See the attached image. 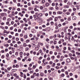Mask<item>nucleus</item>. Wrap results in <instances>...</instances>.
Here are the masks:
<instances>
[{
  "label": "nucleus",
  "instance_id": "f257e3e1",
  "mask_svg": "<svg viewBox=\"0 0 80 80\" xmlns=\"http://www.w3.org/2000/svg\"><path fill=\"white\" fill-rule=\"evenodd\" d=\"M69 8V6L68 5H65L63 7V8L64 9H66V8Z\"/></svg>",
  "mask_w": 80,
  "mask_h": 80
},
{
  "label": "nucleus",
  "instance_id": "f03ea898",
  "mask_svg": "<svg viewBox=\"0 0 80 80\" xmlns=\"http://www.w3.org/2000/svg\"><path fill=\"white\" fill-rule=\"evenodd\" d=\"M67 4L68 5H69V6H72V3L70 2V1H68L67 3Z\"/></svg>",
  "mask_w": 80,
  "mask_h": 80
},
{
  "label": "nucleus",
  "instance_id": "7ed1b4c3",
  "mask_svg": "<svg viewBox=\"0 0 80 80\" xmlns=\"http://www.w3.org/2000/svg\"><path fill=\"white\" fill-rule=\"evenodd\" d=\"M37 22H38V23H40V22H42V21L41 19L38 18L37 20Z\"/></svg>",
  "mask_w": 80,
  "mask_h": 80
},
{
  "label": "nucleus",
  "instance_id": "20e7f679",
  "mask_svg": "<svg viewBox=\"0 0 80 80\" xmlns=\"http://www.w3.org/2000/svg\"><path fill=\"white\" fill-rule=\"evenodd\" d=\"M66 61L67 63H70V59L69 58H67L66 59Z\"/></svg>",
  "mask_w": 80,
  "mask_h": 80
},
{
  "label": "nucleus",
  "instance_id": "39448f33",
  "mask_svg": "<svg viewBox=\"0 0 80 80\" xmlns=\"http://www.w3.org/2000/svg\"><path fill=\"white\" fill-rule=\"evenodd\" d=\"M19 54L20 55V57L21 58H22L23 57V56L22 55H23V52H21L19 53Z\"/></svg>",
  "mask_w": 80,
  "mask_h": 80
},
{
  "label": "nucleus",
  "instance_id": "423d86ee",
  "mask_svg": "<svg viewBox=\"0 0 80 80\" xmlns=\"http://www.w3.org/2000/svg\"><path fill=\"white\" fill-rule=\"evenodd\" d=\"M57 13L58 14L61 15V14H62V13H63V12H62V11H59L57 12Z\"/></svg>",
  "mask_w": 80,
  "mask_h": 80
},
{
  "label": "nucleus",
  "instance_id": "0eeeda50",
  "mask_svg": "<svg viewBox=\"0 0 80 80\" xmlns=\"http://www.w3.org/2000/svg\"><path fill=\"white\" fill-rule=\"evenodd\" d=\"M20 73L21 74L20 75V76H21V77H23V72H20Z\"/></svg>",
  "mask_w": 80,
  "mask_h": 80
},
{
  "label": "nucleus",
  "instance_id": "6e6552de",
  "mask_svg": "<svg viewBox=\"0 0 80 80\" xmlns=\"http://www.w3.org/2000/svg\"><path fill=\"white\" fill-rule=\"evenodd\" d=\"M51 58L52 60H54V59L55 58V56H51Z\"/></svg>",
  "mask_w": 80,
  "mask_h": 80
},
{
  "label": "nucleus",
  "instance_id": "1a4fd4ad",
  "mask_svg": "<svg viewBox=\"0 0 80 80\" xmlns=\"http://www.w3.org/2000/svg\"><path fill=\"white\" fill-rule=\"evenodd\" d=\"M6 14V13H1V16H2V17H3V16H4V15H5Z\"/></svg>",
  "mask_w": 80,
  "mask_h": 80
},
{
  "label": "nucleus",
  "instance_id": "9d476101",
  "mask_svg": "<svg viewBox=\"0 0 80 80\" xmlns=\"http://www.w3.org/2000/svg\"><path fill=\"white\" fill-rule=\"evenodd\" d=\"M17 70V69H13L12 70V72H16Z\"/></svg>",
  "mask_w": 80,
  "mask_h": 80
},
{
  "label": "nucleus",
  "instance_id": "9b49d317",
  "mask_svg": "<svg viewBox=\"0 0 80 80\" xmlns=\"http://www.w3.org/2000/svg\"><path fill=\"white\" fill-rule=\"evenodd\" d=\"M57 37H58V38H61V37H62V36H61L60 35V34H58Z\"/></svg>",
  "mask_w": 80,
  "mask_h": 80
},
{
  "label": "nucleus",
  "instance_id": "f8f14e48",
  "mask_svg": "<svg viewBox=\"0 0 80 80\" xmlns=\"http://www.w3.org/2000/svg\"><path fill=\"white\" fill-rule=\"evenodd\" d=\"M23 47H26L27 45V43H24L23 44Z\"/></svg>",
  "mask_w": 80,
  "mask_h": 80
},
{
  "label": "nucleus",
  "instance_id": "ddd939ff",
  "mask_svg": "<svg viewBox=\"0 0 80 80\" xmlns=\"http://www.w3.org/2000/svg\"><path fill=\"white\" fill-rule=\"evenodd\" d=\"M49 5H50V4L48 3H47L45 4V6L46 7H49Z\"/></svg>",
  "mask_w": 80,
  "mask_h": 80
},
{
  "label": "nucleus",
  "instance_id": "4468645a",
  "mask_svg": "<svg viewBox=\"0 0 80 80\" xmlns=\"http://www.w3.org/2000/svg\"><path fill=\"white\" fill-rule=\"evenodd\" d=\"M23 20H24V21H25V23H27V18H24L23 19Z\"/></svg>",
  "mask_w": 80,
  "mask_h": 80
},
{
  "label": "nucleus",
  "instance_id": "2eb2a0df",
  "mask_svg": "<svg viewBox=\"0 0 80 80\" xmlns=\"http://www.w3.org/2000/svg\"><path fill=\"white\" fill-rule=\"evenodd\" d=\"M43 15L41 13H40L38 14V16L39 17H42V16Z\"/></svg>",
  "mask_w": 80,
  "mask_h": 80
},
{
  "label": "nucleus",
  "instance_id": "dca6fc26",
  "mask_svg": "<svg viewBox=\"0 0 80 80\" xmlns=\"http://www.w3.org/2000/svg\"><path fill=\"white\" fill-rule=\"evenodd\" d=\"M58 20V18L57 17H56L54 18V21L55 22H57V20Z\"/></svg>",
  "mask_w": 80,
  "mask_h": 80
},
{
  "label": "nucleus",
  "instance_id": "f3484780",
  "mask_svg": "<svg viewBox=\"0 0 80 80\" xmlns=\"http://www.w3.org/2000/svg\"><path fill=\"white\" fill-rule=\"evenodd\" d=\"M35 50H36V51H38V47H36L35 48Z\"/></svg>",
  "mask_w": 80,
  "mask_h": 80
},
{
  "label": "nucleus",
  "instance_id": "a211bd4d",
  "mask_svg": "<svg viewBox=\"0 0 80 80\" xmlns=\"http://www.w3.org/2000/svg\"><path fill=\"white\" fill-rule=\"evenodd\" d=\"M76 19H77V18L75 16H73L72 17V19L73 20H76Z\"/></svg>",
  "mask_w": 80,
  "mask_h": 80
},
{
  "label": "nucleus",
  "instance_id": "6ab92c4d",
  "mask_svg": "<svg viewBox=\"0 0 80 80\" xmlns=\"http://www.w3.org/2000/svg\"><path fill=\"white\" fill-rule=\"evenodd\" d=\"M50 30H51V28H50V27L48 28L47 29V31H48V32H49V31H50Z\"/></svg>",
  "mask_w": 80,
  "mask_h": 80
},
{
  "label": "nucleus",
  "instance_id": "aec40b11",
  "mask_svg": "<svg viewBox=\"0 0 80 80\" xmlns=\"http://www.w3.org/2000/svg\"><path fill=\"white\" fill-rule=\"evenodd\" d=\"M34 11H35V12H37V11H38V12H39V10L38 9L36 8H34Z\"/></svg>",
  "mask_w": 80,
  "mask_h": 80
},
{
  "label": "nucleus",
  "instance_id": "412c9836",
  "mask_svg": "<svg viewBox=\"0 0 80 80\" xmlns=\"http://www.w3.org/2000/svg\"><path fill=\"white\" fill-rule=\"evenodd\" d=\"M68 37H70V36H71L72 34H70V32H68Z\"/></svg>",
  "mask_w": 80,
  "mask_h": 80
},
{
  "label": "nucleus",
  "instance_id": "4be33fe9",
  "mask_svg": "<svg viewBox=\"0 0 80 80\" xmlns=\"http://www.w3.org/2000/svg\"><path fill=\"white\" fill-rule=\"evenodd\" d=\"M76 54L77 55H80V52H76Z\"/></svg>",
  "mask_w": 80,
  "mask_h": 80
},
{
  "label": "nucleus",
  "instance_id": "5701e85b",
  "mask_svg": "<svg viewBox=\"0 0 80 80\" xmlns=\"http://www.w3.org/2000/svg\"><path fill=\"white\" fill-rule=\"evenodd\" d=\"M24 38H27L28 36L27 35H25L24 36Z\"/></svg>",
  "mask_w": 80,
  "mask_h": 80
},
{
  "label": "nucleus",
  "instance_id": "b1692460",
  "mask_svg": "<svg viewBox=\"0 0 80 80\" xmlns=\"http://www.w3.org/2000/svg\"><path fill=\"white\" fill-rule=\"evenodd\" d=\"M21 9L22 10H25V11H27V10L26 9H25L24 8H21Z\"/></svg>",
  "mask_w": 80,
  "mask_h": 80
},
{
  "label": "nucleus",
  "instance_id": "393cba45",
  "mask_svg": "<svg viewBox=\"0 0 80 80\" xmlns=\"http://www.w3.org/2000/svg\"><path fill=\"white\" fill-rule=\"evenodd\" d=\"M71 53H72L74 54L75 53V50H72L71 51Z\"/></svg>",
  "mask_w": 80,
  "mask_h": 80
},
{
  "label": "nucleus",
  "instance_id": "a878e982",
  "mask_svg": "<svg viewBox=\"0 0 80 80\" xmlns=\"http://www.w3.org/2000/svg\"><path fill=\"white\" fill-rule=\"evenodd\" d=\"M47 69H48L49 68H50V66L48 65L47 67Z\"/></svg>",
  "mask_w": 80,
  "mask_h": 80
},
{
  "label": "nucleus",
  "instance_id": "bb28decb",
  "mask_svg": "<svg viewBox=\"0 0 80 80\" xmlns=\"http://www.w3.org/2000/svg\"><path fill=\"white\" fill-rule=\"evenodd\" d=\"M29 50V48H28L26 47L25 48V51H28Z\"/></svg>",
  "mask_w": 80,
  "mask_h": 80
},
{
  "label": "nucleus",
  "instance_id": "cd10ccee",
  "mask_svg": "<svg viewBox=\"0 0 80 80\" xmlns=\"http://www.w3.org/2000/svg\"><path fill=\"white\" fill-rule=\"evenodd\" d=\"M53 43L54 45H55L57 43V42L56 41H54L53 42Z\"/></svg>",
  "mask_w": 80,
  "mask_h": 80
},
{
  "label": "nucleus",
  "instance_id": "c85d7f7f",
  "mask_svg": "<svg viewBox=\"0 0 80 80\" xmlns=\"http://www.w3.org/2000/svg\"><path fill=\"white\" fill-rule=\"evenodd\" d=\"M74 39H75V38H74V37L72 36V38H71V40L72 41H73V40H74Z\"/></svg>",
  "mask_w": 80,
  "mask_h": 80
},
{
  "label": "nucleus",
  "instance_id": "c756f323",
  "mask_svg": "<svg viewBox=\"0 0 80 80\" xmlns=\"http://www.w3.org/2000/svg\"><path fill=\"white\" fill-rule=\"evenodd\" d=\"M44 75L43 74V73L41 72L40 73V76L41 77H43V76Z\"/></svg>",
  "mask_w": 80,
  "mask_h": 80
},
{
  "label": "nucleus",
  "instance_id": "7c9ffc66",
  "mask_svg": "<svg viewBox=\"0 0 80 80\" xmlns=\"http://www.w3.org/2000/svg\"><path fill=\"white\" fill-rule=\"evenodd\" d=\"M0 28H2V30H4L5 29V28H4L3 26H0Z\"/></svg>",
  "mask_w": 80,
  "mask_h": 80
},
{
  "label": "nucleus",
  "instance_id": "2f4dec72",
  "mask_svg": "<svg viewBox=\"0 0 80 80\" xmlns=\"http://www.w3.org/2000/svg\"><path fill=\"white\" fill-rule=\"evenodd\" d=\"M55 9H56V10H59V9L58 8V6L55 7Z\"/></svg>",
  "mask_w": 80,
  "mask_h": 80
},
{
  "label": "nucleus",
  "instance_id": "473e14b6",
  "mask_svg": "<svg viewBox=\"0 0 80 80\" xmlns=\"http://www.w3.org/2000/svg\"><path fill=\"white\" fill-rule=\"evenodd\" d=\"M63 45L64 46H66L67 45V43H66V42H63Z\"/></svg>",
  "mask_w": 80,
  "mask_h": 80
},
{
  "label": "nucleus",
  "instance_id": "72a5a7b5",
  "mask_svg": "<svg viewBox=\"0 0 80 80\" xmlns=\"http://www.w3.org/2000/svg\"><path fill=\"white\" fill-rule=\"evenodd\" d=\"M49 64H50V65H52V64H53V62L51 61H50L49 62Z\"/></svg>",
  "mask_w": 80,
  "mask_h": 80
},
{
  "label": "nucleus",
  "instance_id": "f704fd0d",
  "mask_svg": "<svg viewBox=\"0 0 80 80\" xmlns=\"http://www.w3.org/2000/svg\"><path fill=\"white\" fill-rule=\"evenodd\" d=\"M27 76H26V74H24V78H26Z\"/></svg>",
  "mask_w": 80,
  "mask_h": 80
},
{
  "label": "nucleus",
  "instance_id": "c9c22d12",
  "mask_svg": "<svg viewBox=\"0 0 80 80\" xmlns=\"http://www.w3.org/2000/svg\"><path fill=\"white\" fill-rule=\"evenodd\" d=\"M27 71H28V70L27 69L24 70H23V72H27Z\"/></svg>",
  "mask_w": 80,
  "mask_h": 80
},
{
  "label": "nucleus",
  "instance_id": "e433bc0d",
  "mask_svg": "<svg viewBox=\"0 0 80 80\" xmlns=\"http://www.w3.org/2000/svg\"><path fill=\"white\" fill-rule=\"evenodd\" d=\"M21 6L20 3H17V6L18 7H20Z\"/></svg>",
  "mask_w": 80,
  "mask_h": 80
},
{
  "label": "nucleus",
  "instance_id": "4c0bfd02",
  "mask_svg": "<svg viewBox=\"0 0 80 80\" xmlns=\"http://www.w3.org/2000/svg\"><path fill=\"white\" fill-rule=\"evenodd\" d=\"M55 5V3L53 2L52 4V7H54Z\"/></svg>",
  "mask_w": 80,
  "mask_h": 80
},
{
  "label": "nucleus",
  "instance_id": "58836bf2",
  "mask_svg": "<svg viewBox=\"0 0 80 80\" xmlns=\"http://www.w3.org/2000/svg\"><path fill=\"white\" fill-rule=\"evenodd\" d=\"M50 40V39L48 38H47L46 39V42H48V41H49Z\"/></svg>",
  "mask_w": 80,
  "mask_h": 80
},
{
  "label": "nucleus",
  "instance_id": "ea45409f",
  "mask_svg": "<svg viewBox=\"0 0 80 80\" xmlns=\"http://www.w3.org/2000/svg\"><path fill=\"white\" fill-rule=\"evenodd\" d=\"M53 38V36H51L50 37V39H51V40H52V39Z\"/></svg>",
  "mask_w": 80,
  "mask_h": 80
},
{
  "label": "nucleus",
  "instance_id": "a19ab883",
  "mask_svg": "<svg viewBox=\"0 0 80 80\" xmlns=\"http://www.w3.org/2000/svg\"><path fill=\"white\" fill-rule=\"evenodd\" d=\"M64 76H65V74L63 73H62V74H61V77H64Z\"/></svg>",
  "mask_w": 80,
  "mask_h": 80
},
{
  "label": "nucleus",
  "instance_id": "79ce46f5",
  "mask_svg": "<svg viewBox=\"0 0 80 80\" xmlns=\"http://www.w3.org/2000/svg\"><path fill=\"white\" fill-rule=\"evenodd\" d=\"M15 37L14 36L12 37V40H15Z\"/></svg>",
  "mask_w": 80,
  "mask_h": 80
},
{
  "label": "nucleus",
  "instance_id": "37998d69",
  "mask_svg": "<svg viewBox=\"0 0 80 80\" xmlns=\"http://www.w3.org/2000/svg\"><path fill=\"white\" fill-rule=\"evenodd\" d=\"M36 76L37 77H39V76H40V74H39V73H37L36 74Z\"/></svg>",
  "mask_w": 80,
  "mask_h": 80
},
{
  "label": "nucleus",
  "instance_id": "c03bdc74",
  "mask_svg": "<svg viewBox=\"0 0 80 80\" xmlns=\"http://www.w3.org/2000/svg\"><path fill=\"white\" fill-rule=\"evenodd\" d=\"M14 27H17V24L16 23H15L14 25Z\"/></svg>",
  "mask_w": 80,
  "mask_h": 80
},
{
  "label": "nucleus",
  "instance_id": "a18cd8bd",
  "mask_svg": "<svg viewBox=\"0 0 80 80\" xmlns=\"http://www.w3.org/2000/svg\"><path fill=\"white\" fill-rule=\"evenodd\" d=\"M71 48H70V47H68V50H69L70 51V50H71Z\"/></svg>",
  "mask_w": 80,
  "mask_h": 80
},
{
  "label": "nucleus",
  "instance_id": "49530a36",
  "mask_svg": "<svg viewBox=\"0 0 80 80\" xmlns=\"http://www.w3.org/2000/svg\"><path fill=\"white\" fill-rule=\"evenodd\" d=\"M16 41H18L19 40V38H16Z\"/></svg>",
  "mask_w": 80,
  "mask_h": 80
},
{
  "label": "nucleus",
  "instance_id": "de8ad7c7",
  "mask_svg": "<svg viewBox=\"0 0 80 80\" xmlns=\"http://www.w3.org/2000/svg\"><path fill=\"white\" fill-rule=\"evenodd\" d=\"M48 62H46L45 63H44V65L43 66H45V65H47V64H48Z\"/></svg>",
  "mask_w": 80,
  "mask_h": 80
},
{
  "label": "nucleus",
  "instance_id": "09e8293b",
  "mask_svg": "<svg viewBox=\"0 0 80 80\" xmlns=\"http://www.w3.org/2000/svg\"><path fill=\"white\" fill-rule=\"evenodd\" d=\"M67 20L68 21H70L71 20V18H68Z\"/></svg>",
  "mask_w": 80,
  "mask_h": 80
},
{
  "label": "nucleus",
  "instance_id": "8fccbe9b",
  "mask_svg": "<svg viewBox=\"0 0 80 80\" xmlns=\"http://www.w3.org/2000/svg\"><path fill=\"white\" fill-rule=\"evenodd\" d=\"M60 21H61V22H63L64 21V19H61L60 20Z\"/></svg>",
  "mask_w": 80,
  "mask_h": 80
},
{
  "label": "nucleus",
  "instance_id": "3c124183",
  "mask_svg": "<svg viewBox=\"0 0 80 80\" xmlns=\"http://www.w3.org/2000/svg\"><path fill=\"white\" fill-rule=\"evenodd\" d=\"M30 37H33V34H30L29 35Z\"/></svg>",
  "mask_w": 80,
  "mask_h": 80
},
{
  "label": "nucleus",
  "instance_id": "603ef678",
  "mask_svg": "<svg viewBox=\"0 0 80 80\" xmlns=\"http://www.w3.org/2000/svg\"><path fill=\"white\" fill-rule=\"evenodd\" d=\"M48 2L50 3H51L52 2V0H48Z\"/></svg>",
  "mask_w": 80,
  "mask_h": 80
},
{
  "label": "nucleus",
  "instance_id": "864d4df0",
  "mask_svg": "<svg viewBox=\"0 0 80 80\" xmlns=\"http://www.w3.org/2000/svg\"><path fill=\"white\" fill-rule=\"evenodd\" d=\"M68 2V0H64V3H66L67 2Z\"/></svg>",
  "mask_w": 80,
  "mask_h": 80
},
{
  "label": "nucleus",
  "instance_id": "5fc2aeb1",
  "mask_svg": "<svg viewBox=\"0 0 80 80\" xmlns=\"http://www.w3.org/2000/svg\"><path fill=\"white\" fill-rule=\"evenodd\" d=\"M7 21L8 22H10V21H11V19L10 18H8L7 19Z\"/></svg>",
  "mask_w": 80,
  "mask_h": 80
},
{
  "label": "nucleus",
  "instance_id": "6e6d98bb",
  "mask_svg": "<svg viewBox=\"0 0 80 80\" xmlns=\"http://www.w3.org/2000/svg\"><path fill=\"white\" fill-rule=\"evenodd\" d=\"M16 68H18L19 67V65L18 64H16Z\"/></svg>",
  "mask_w": 80,
  "mask_h": 80
},
{
  "label": "nucleus",
  "instance_id": "4d7b16f0",
  "mask_svg": "<svg viewBox=\"0 0 80 80\" xmlns=\"http://www.w3.org/2000/svg\"><path fill=\"white\" fill-rule=\"evenodd\" d=\"M75 78H78V75H75Z\"/></svg>",
  "mask_w": 80,
  "mask_h": 80
},
{
  "label": "nucleus",
  "instance_id": "13d9d810",
  "mask_svg": "<svg viewBox=\"0 0 80 80\" xmlns=\"http://www.w3.org/2000/svg\"><path fill=\"white\" fill-rule=\"evenodd\" d=\"M45 2V0H42V3H44Z\"/></svg>",
  "mask_w": 80,
  "mask_h": 80
},
{
  "label": "nucleus",
  "instance_id": "bf43d9fd",
  "mask_svg": "<svg viewBox=\"0 0 80 80\" xmlns=\"http://www.w3.org/2000/svg\"><path fill=\"white\" fill-rule=\"evenodd\" d=\"M69 75L71 77H72V76H73V74L72 73H70L69 74Z\"/></svg>",
  "mask_w": 80,
  "mask_h": 80
},
{
  "label": "nucleus",
  "instance_id": "052dcab7",
  "mask_svg": "<svg viewBox=\"0 0 80 80\" xmlns=\"http://www.w3.org/2000/svg\"><path fill=\"white\" fill-rule=\"evenodd\" d=\"M3 20H6V17H3Z\"/></svg>",
  "mask_w": 80,
  "mask_h": 80
},
{
  "label": "nucleus",
  "instance_id": "680f3d73",
  "mask_svg": "<svg viewBox=\"0 0 80 80\" xmlns=\"http://www.w3.org/2000/svg\"><path fill=\"white\" fill-rule=\"evenodd\" d=\"M21 42H20V41H18V44L19 45H20V44H21Z\"/></svg>",
  "mask_w": 80,
  "mask_h": 80
},
{
  "label": "nucleus",
  "instance_id": "e2e57ef3",
  "mask_svg": "<svg viewBox=\"0 0 80 80\" xmlns=\"http://www.w3.org/2000/svg\"><path fill=\"white\" fill-rule=\"evenodd\" d=\"M24 4H27V2L26 1H24Z\"/></svg>",
  "mask_w": 80,
  "mask_h": 80
},
{
  "label": "nucleus",
  "instance_id": "0e129e2a",
  "mask_svg": "<svg viewBox=\"0 0 80 80\" xmlns=\"http://www.w3.org/2000/svg\"><path fill=\"white\" fill-rule=\"evenodd\" d=\"M10 12H11V11H10V10H8V14H9L10 13Z\"/></svg>",
  "mask_w": 80,
  "mask_h": 80
},
{
  "label": "nucleus",
  "instance_id": "69168bd1",
  "mask_svg": "<svg viewBox=\"0 0 80 80\" xmlns=\"http://www.w3.org/2000/svg\"><path fill=\"white\" fill-rule=\"evenodd\" d=\"M28 6H31V3L30 2H29L28 4Z\"/></svg>",
  "mask_w": 80,
  "mask_h": 80
},
{
  "label": "nucleus",
  "instance_id": "338daca9",
  "mask_svg": "<svg viewBox=\"0 0 80 80\" xmlns=\"http://www.w3.org/2000/svg\"><path fill=\"white\" fill-rule=\"evenodd\" d=\"M7 32V30H4L3 31V33H5Z\"/></svg>",
  "mask_w": 80,
  "mask_h": 80
},
{
  "label": "nucleus",
  "instance_id": "774afa93",
  "mask_svg": "<svg viewBox=\"0 0 80 80\" xmlns=\"http://www.w3.org/2000/svg\"><path fill=\"white\" fill-rule=\"evenodd\" d=\"M8 43H11V40H9L8 41Z\"/></svg>",
  "mask_w": 80,
  "mask_h": 80
}]
</instances>
